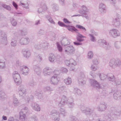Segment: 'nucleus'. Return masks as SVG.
Returning a JSON list of instances; mask_svg holds the SVG:
<instances>
[{
    "label": "nucleus",
    "mask_w": 121,
    "mask_h": 121,
    "mask_svg": "<svg viewBox=\"0 0 121 121\" xmlns=\"http://www.w3.org/2000/svg\"><path fill=\"white\" fill-rule=\"evenodd\" d=\"M85 75L83 72L81 73L78 75L77 78L78 83L79 85L82 86L85 84Z\"/></svg>",
    "instance_id": "nucleus-7"
},
{
    "label": "nucleus",
    "mask_w": 121,
    "mask_h": 121,
    "mask_svg": "<svg viewBox=\"0 0 121 121\" xmlns=\"http://www.w3.org/2000/svg\"><path fill=\"white\" fill-rule=\"evenodd\" d=\"M89 35L90 37V39L91 41L94 42L96 41L95 38L94 36L93 35L91 34H90Z\"/></svg>",
    "instance_id": "nucleus-58"
},
{
    "label": "nucleus",
    "mask_w": 121,
    "mask_h": 121,
    "mask_svg": "<svg viewBox=\"0 0 121 121\" xmlns=\"http://www.w3.org/2000/svg\"><path fill=\"white\" fill-rule=\"evenodd\" d=\"M0 39L2 43L6 45L7 44L6 35L4 32H1L0 33Z\"/></svg>",
    "instance_id": "nucleus-13"
},
{
    "label": "nucleus",
    "mask_w": 121,
    "mask_h": 121,
    "mask_svg": "<svg viewBox=\"0 0 121 121\" xmlns=\"http://www.w3.org/2000/svg\"><path fill=\"white\" fill-rule=\"evenodd\" d=\"M13 79L17 85H19L21 82V80L19 74L16 71H14L12 74Z\"/></svg>",
    "instance_id": "nucleus-4"
},
{
    "label": "nucleus",
    "mask_w": 121,
    "mask_h": 121,
    "mask_svg": "<svg viewBox=\"0 0 121 121\" xmlns=\"http://www.w3.org/2000/svg\"><path fill=\"white\" fill-rule=\"evenodd\" d=\"M52 10L53 12H55L59 10V7L56 4H53L52 5Z\"/></svg>",
    "instance_id": "nucleus-38"
},
{
    "label": "nucleus",
    "mask_w": 121,
    "mask_h": 121,
    "mask_svg": "<svg viewBox=\"0 0 121 121\" xmlns=\"http://www.w3.org/2000/svg\"><path fill=\"white\" fill-rule=\"evenodd\" d=\"M108 79L109 81L112 82L115 79L114 76L113 74H112L111 76H110V77L108 78Z\"/></svg>",
    "instance_id": "nucleus-60"
},
{
    "label": "nucleus",
    "mask_w": 121,
    "mask_h": 121,
    "mask_svg": "<svg viewBox=\"0 0 121 121\" xmlns=\"http://www.w3.org/2000/svg\"><path fill=\"white\" fill-rule=\"evenodd\" d=\"M112 24L116 27H118L120 24L119 19L118 18H116L113 20Z\"/></svg>",
    "instance_id": "nucleus-26"
},
{
    "label": "nucleus",
    "mask_w": 121,
    "mask_h": 121,
    "mask_svg": "<svg viewBox=\"0 0 121 121\" xmlns=\"http://www.w3.org/2000/svg\"><path fill=\"white\" fill-rule=\"evenodd\" d=\"M112 110H110L109 112H108L107 113L104 115L105 117V118L106 119L107 118H109L110 119H112Z\"/></svg>",
    "instance_id": "nucleus-30"
},
{
    "label": "nucleus",
    "mask_w": 121,
    "mask_h": 121,
    "mask_svg": "<svg viewBox=\"0 0 121 121\" xmlns=\"http://www.w3.org/2000/svg\"><path fill=\"white\" fill-rule=\"evenodd\" d=\"M49 61L51 62H55L57 60L56 57L53 54L51 53L49 54L48 57Z\"/></svg>",
    "instance_id": "nucleus-24"
},
{
    "label": "nucleus",
    "mask_w": 121,
    "mask_h": 121,
    "mask_svg": "<svg viewBox=\"0 0 121 121\" xmlns=\"http://www.w3.org/2000/svg\"><path fill=\"white\" fill-rule=\"evenodd\" d=\"M32 108L35 111L39 112L40 110V108L39 105L36 103L33 102L31 105Z\"/></svg>",
    "instance_id": "nucleus-23"
},
{
    "label": "nucleus",
    "mask_w": 121,
    "mask_h": 121,
    "mask_svg": "<svg viewBox=\"0 0 121 121\" xmlns=\"http://www.w3.org/2000/svg\"><path fill=\"white\" fill-rule=\"evenodd\" d=\"M60 80V78L58 76V75L55 74L51 78L50 83L51 84L56 85L59 83Z\"/></svg>",
    "instance_id": "nucleus-8"
},
{
    "label": "nucleus",
    "mask_w": 121,
    "mask_h": 121,
    "mask_svg": "<svg viewBox=\"0 0 121 121\" xmlns=\"http://www.w3.org/2000/svg\"><path fill=\"white\" fill-rule=\"evenodd\" d=\"M41 45V44L40 45H35V48L37 50H39L42 47V46Z\"/></svg>",
    "instance_id": "nucleus-63"
},
{
    "label": "nucleus",
    "mask_w": 121,
    "mask_h": 121,
    "mask_svg": "<svg viewBox=\"0 0 121 121\" xmlns=\"http://www.w3.org/2000/svg\"><path fill=\"white\" fill-rule=\"evenodd\" d=\"M119 115V113L116 112H115L114 109L112 110V118H117Z\"/></svg>",
    "instance_id": "nucleus-33"
},
{
    "label": "nucleus",
    "mask_w": 121,
    "mask_h": 121,
    "mask_svg": "<svg viewBox=\"0 0 121 121\" xmlns=\"http://www.w3.org/2000/svg\"><path fill=\"white\" fill-rule=\"evenodd\" d=\"M41 45L42 46V47L43 48H45L46 47H47L49 46V43L46 42L41 44Z\"/></svg>",
    "instance_id": "nucleus-56"
},
{
    "label": "nucleus",
    "mask_w": 121,
    "mask_h": 121,
    "mask_svg": "<svg viewBox=\"0 0 121 121\" xmlns=\"http://www.w3.org/2000/svg\"><path fill=\"white\" fill-rule=\"evenodd\" d=\"M42 93L43 92L42 91L40 90L36 91L35 94L37 96H41Z\"/></svg>",
    "instance_id": "nucleus-55"
},
{
    "label": "nucleus",
    "mask_w": 121,
    "mask_h": 121,
    "mask_svg": "<svg viewBox=\"0 0 121 121\" xmlns=\"http://www.w3.org/2000/svg\"><path fill=\"white\" fill-rule=\"evenodd\" d=\"M76 27L82 30L83 31L85 32H86V29L84 27L80 25H76Z\"/></svg>",
    "instance_id": "nucleus-47"
},
{
    "label": "nucleus",
    "mask_w": 121,
    "mask_h": 121,
    "mask_svg": "<svg viewBox=\"0 0 121 121\" xmlns=\"http://www.w3.org/2000/svg\"><path fill=\"white\" fill-rule=\"evenodd\" d=\"M3 7L8 10H10L11 9V7L9 5H7L5 4H3L2 5Z\"/></svg>",
    "instance_id": "nucleus-52"
},
{
    "label": "nucleus",
    "mask_w": 121,
    "mask_h": 121,
    "mask_svg": "<svg viewBox=\"0 0 121 121\" xmlns=\"http://www.w3.org/2000/svg\"><path fill=\"white\" fill-rule=\"evenodd\" d=\"M107 104L104 102L100 103L99 104L97 108V110L100 112H103L105 111L107 109Z\"/></svg>",
    "instance_id": "nucleus-12"
},
{
    "label": "nucleus",
    "mask_w": 121,
    "mask_h": 121,
    "mask_svg": "<svg viewBox=\"0 0 121 121\" xmlns=\"http://www.w3.org/2000/svg\"><path fill=\"white\" fill-rule=\"evenodd\" d=\"M46 4L44 3H41L40 5V7L39 8L38 12L39 13H43L47 9Z\"/></svg>",
    "instance_id": "nucleus-18"
},
{
    "label": "nucleus",
    "mask_w": 121,
    "mask_h": 121,
    "mask_svg": "<svg viewBox=\"0 0 121 121\" xmlns=\"http://www.w3.org/2000/svg\"><path fill=\"white\" fill-rule=\"evenodd\" d=\"M109 66L112 69H115L117 67H119L121 66V61L119 59H111L109 63Z\"/></svg>",
    "instance_id": "nucleus-3"
},
{
    "label": "nucleus",
    "mask_w": 121,
    "mask_h": 121,
    "mask_svg": "<svg viewBox=\"0 0 121 121\" xmlns=\"http://www.w3.org/2000/svg\"><path fill=\"white\" fill-rule=\"evenodd\" d=\"M75 33H77L76 39L77 41L79 42H81L83 41L84 39L82 38H85V36H84L80 34L78 32V30Z\"/></svg>",
    "instance_id": "nucleus-25"
},
{
    "label": "nucleus",
    "mask_w": 121,
    "mask_h": 121,
    "mask_svg": "<svg viewBox=\"0 0 121 121\" xmlns=\"http://www.w3.org/2000/svg\"><path fill=\"white\" fill-rule=\"evenodd\" d=\"M64 82L67 85H70L72 82V80L71 78L68 77L67 78L64 80Z\"/></svg>",
    "instance_id": "nucleus-36"
},
{
    "label": "nucleus",
    "mask_w": 121,
    "mask_h": 121,
    "mask_svg": "<svg viewBox=\"0 0 121 121\" xmlns=\"http://www.w3.org/2000/svg\"><path fill=\"white\" fill-rule=\"evenodd\" d=\"M98 75L99 76L101 80H104L107 77V75L102 73H98Z\"/></svg>",
    "instance_id": "nucleus-35"
},
{
    "label": "nucleus",
    "mask_w": 121,
    "mask_h": 121,
    "mask_svg": "<svg viewBox=\"0 0 121 121\" xmlns=\"http://www.w3.org/2000/svg\"><path fill=\"white\" fill-rule=\"evenodd\" d=\"M91 70L93 71H95L97 69V66H95L93 64H92L91 67Z\"/></svg>",
    "instance_id": "nucleus-62"
},
{
    "label": "nucleus",
    "mask_w": 121,
    "mask_h": 121,
    "mask_svg": "<svg viewBox=\"0 0 121 121\" xmlns=\"http://www.w3.org/2000/svg\"><path fill=\"white\" fill-rule=\"evenodd\" d=\"M5 67V62L0 59V69H4Z\"/></svg>",
    "instance_id": "nucleus-37"
},
{
    "label": "nucleus",
    "mask_w": 121,
    "mask_h": 121,
    "mask_svg": "<svg viewBox=\"0 0 121 121\" xmlns=\"http://www.w3.org/2000/svg\"><path fill=\"white\" fill-rule=\"evenodd\" d=\"M114 98L116 100L120 99L121 97V92L119 91H118L115 92L113 95Z\"/></svg>",
    "instance_id": "nucleus-29"
},
{
    "label": "nucleus",
    "mask_w": 121,
    "mask_h": 121,
    "mask_svg": "<svg viewBox=\"0 0 121 121\" xmlns=\"http://www.w3.org/2000/svg\"><path fill=\"white\" fill-rule=\"evenodd\" d=\"M65 64L67 66L70 68V70H73L74 69V66L76 65V62L73 59H71L69 60H66L65 61Z\"/></svg>",
    "instance_id": "nucleus-6"
},
{
    "label": "nucleus",
    "mask_w": 121,
    "mask_h": 121,
    "mask_svg": "<svg viewBox=\"0 0 121 121\" xmlns=\"http://www.w3.org/2000/svg\"><path fill=\"white\" fill-rule=\"evenodd\" d=\"M10 22L12 25L13 26H16L17 24V23L16 20L13 18L11 19Z\"/></svg>",
    "instance_id": "nucleus-44"
},
{
    "label": "nucleus",
    "mask_w": 121,
    "mask_h": 121,
    "mask_svg": "<svg viewBox=\"0 0 121 121\" xmlns=\"http://www.w3.org/2000/svg\"><path fill=\"white\" fill-rule=\"evenodd\" d=\"M44 30L40 29L38 32V34L39 35H43L44 33Z\"/></svg>",
    "instance_id": "nucleus-59"
},
{
    "label": "nucleus",
    "mask_w": 121,
    "mask_h": 121,
    "mask_svg": "<svg viewBox=\"0 0 121 121\" xmlns=\"http://www.w3.org/2000/svg\"><path fill=\"white\" fill-rule=\"evenodd\" d=\"M62 39L60 41L62 45L65 46L70 44V40L69 39L64 37H62Z\"/></svg>",
    "instance_id": "nucleus-22"
},
{
    "label": "nucleus",
    "mask_w": 121,
    "mask_h": 121,
    "mask_svg": "<svg viewBox=\"0 0 121 121\" xmlns=\"http://www.w3.org/2000/svg\"><path fill=\"white\" fill-rule=\"evenodd\" d=\"M67 104L68 107L70 108H73L75 105L73 99H68L66 96L63 95L61 101L58 104L59 106L60 107L64 106Z\"/></svg>",
    "instance_id": "nucleus-1"
},
{
    "label": "nucleus",
    "mask_w": 121,
    "mask_h": 121,
    "mask_svg": "<svg viewBox=\"0 0 121 121\" xmlns=\"http://www.w3.org/2000/svg\"><path fill=\"white\" fill-rule=\"evenodd\" d=\"M82 9L79 10V13L81 14V16L85 17L87 19L89 18L87 13L89 11V9L87 8L85 5H82Z\"/></svg>",
    "instance_id": "nucleus-5"
},
{
    "label": "nucleus",
    "mask_w": 121,
    "mask_h": 121,
    "mask_svg": "<svg viewBox=\"0 0 121 121\" xmlns=\"http://www.w3.org/2000/svg\"><path fill=\"white\" fill-rule=\"evenodd\" d=\"M58 24L61 27H66L67 26V25H65L64 23L60 21L58 22Z\"/></svg>",
    "instance_id": "nucleus-53"
},
{
    "label": "nucleus",
    "mask_w": 121,
    "mask_h": 121,
    "mask_svg": "<svg viewBox=\"0 0 121 121\" xmlns=\"http://www.w3.org/2000/svg\"><path fill=\"white\" fill-rule=\"evenodd\" d=\"M22 53L24 56L26 58H28L30 56V51L23 49L22 50Z\"/></svg>",
    "instance_id": "nucleus-28"
},
{
    "label": "nucleus",
    "mask_w": 121,
    "mask_h": 121,
    "mask_svg": "<svg viewBox=\"0 0 121 121\" xmlns=\"http://www.w3.org/2000/svg\"><path fill=\"white\" fill-rule=\"evenodd\" d=\"M26 91L25 87L23 85H21L19 88L18 92L20 95L24 96L26 94Z\"/></svg>",
    "instance_id": "nucleus-14"
},
{
    "label": "nucleus",
    "mask_w": 121,
    "mask_h": 121,
    "mask_svg": "<svg viewBox=\"0 0 121 121\" xmlns=\"http://www.w3.org/2000/svg\"><path fill=\"white\" fill-rule=\"evenodd\" d=\"M93 56V52L91 51H90L89 52L88 55V58H91Z\"/></svg>",
    "instance_id": "nucleus-61"
},
{
    "label": "nucleus",
    "mask_w": 121,
    "mask_h": 121,
    "mask_svg": "<svg viewBox=\"0 0 121 121\" xmlns=\"http://www.w3.org/2000/svg\"><path fill=\"white\" fill-rule=\"evenodd\" d=\"M90 82L91 86L96 89L102 88L103 87L101 85L96 81L95 79H90Z\"/></svg>",
    "instance_id": "nucleus-9"
},
{
    "label": "nucleus",
    "mask_w": 121,
    "mask_h": 121,
    "mask_svg": "<svg viewBox=\"0 0 121 121\" xmlns=\"http://www.w3.org/2000/svg\"><path fill=\"white\" fill-rule=\"evenodd\" d=\"M44 90L45 92H51V91H53V89L50 86H47L44 88Z\"/></svg>",
    "instance_id": "nucleus-42"
},
{
    "label": "nucleus",
    "mask_w": 121,
    "mask_h": 121,
    "mask_svg": "<svg viewBox=\"0 0 121 121\" xmlns=\"http://www.w3.org/2000/svg\"><path fill=\"white\" fill-rule=\"evenodd\" d=\"M46 17L51 23L53 24H55L54 22L53 21L51 16L49 15H47L46 16Z\"/></svg>",
    "instance_id": "nucleus-43"
},
{
    "label": "nucleus",
    "mask_w": 121,
    "mask_h": 121,
    "mask_svg": "<svg viewBox=\"0 0 121 121\" xmlns=\"http://www.w3.org/2000/svg\"><path fill=\"white\" fill-rule=\"evenodd\" d=\"M43 73L44 76H47L52 74V70L51 68L46 67L43 70Z\"/></svg>",
    "instance_id": "nucleus-15"
},
{
    "label": "nucleus",
    "mask_w": 121,
    "mask_h": 121,
    "mask_svg": "<svg viewBox=\"0 0 121 121\" xmlns=\"http://www.w3.org/2000/svg\"><path fill=\"white\" fill-rule=\"evenodd\" d=\"M6 95L5 93L3 91H0V100H3L5 98Z\"/></svg>",
    "instance_id": "nucleus-39"
},
{
    "label": "nucleus",
    "mask_w": 121,
    "mask_h": 121,
    "mask_svg": "<svg viewBox=\"0 0 121 121\" xmlns=\"http://www.w3.org/2000/svg\"><path fill=\"white\" fill-rule=\"evenodd\" d=\"M80 108L83 113H85L87 115L90 116V117H92L93 118L92 120L94 119L96 115L94 108H86L84 105L82 106Z\"/></svg>",
    "instance_id": "nucleus-2"
},
{
    "label": "nucleus",
    "mask_w": 121,
    "mask_h": 121,
    "mask_svg": "<svg viewBox=\"0 0 121 121\" xmlns=\"http://www.w3.org/2000/svg\"><path fill=\"white\" fill-rule=\"evenodd\" d=\"M59 89L63 93L65 94H67V88L65 86H62L59 87Z\"/></svg>",
    "instance_id": "nucleus-34"
},
{
    "label": "nucleus",
    "mask_w": 121,
    "mask_h": 121,
    "mask_svg": "<svg viewBox=\"0 0 121 121\" xmlns=\"http://www.w3.org/2000/svg\"><path fill=\"white\" fill-rule=\"evenodd\" d=\"M106 7L105 4L103 3L99 4V10L102 13H105L106 12Z\"/></svg>",
    "instance_id": "nucleus-21"
},
{
    "label": "nucleus",
    "mask_w": 121,
    "mask_h": 121,
    "mask_svg": "<svg viewBox=\"0 0 121 121\" xmlns=\"http://www.w3.org/2000/svg\"><path fill=\"white\" fill-rule=\"evenodd\" d=\"M20 5H22L23 7H25L26 9L29 8L28 7V5L27 3L25 4L24 3H22V1H21L20 2Z\"/></svg>",
    "instance_id": "nucleus-54"
},
{
    "label": "nucleus",
    "mask_w": 121,
    "mask_h": 121,
    "mask_svg": "<svg viewBox=\"0 0 121 121\" xmlns=\"http://www.w3.org/2000/svg\"><path fill=\"white\" fill-rule=\"evenodd\" d=\"M75 49L72 46H67L65 48V51L67 53L70 54H73L74 53Z\"/></svg>",
    "instance_id": "nucleus-20"
},
{
    "label": "nucleus",
    "mask_w": 121,
    "mask_h": 121,
    "mask_svg": "<svg viewBox=\"0 0 121 121\" xmlns=\"http://www.w3.org/2000/svg\"><path fill=\"white\" fill-rule=\"evenodd\" d=\"M73 92L75 94H77L78 95H80L81 93V91L77 88H74Z\"/></svg>",
    "instance_id": "nucleus-51"
},
{
    "label": "nucleus",
    "mask_w": 121,
    "mask_h": 121,
    "mask_svg": "<svg viewBox=\"0 0 121 121\" xmlns=\"http://www.w3.org/2000/svg\"><path fill=\"white\" fill-rule=\"evenodd\" d=\"M19 119L22 121H24L26 119V115L23 112L21 111L19 113Z\"/></svg>",
    "instance_id": "nucleus-31"
},
{
    "label": "nucleus",
    "mask_w": 121,
    "mask_h": 121,
    "mask_svg": "<svg viewBox=\"0 0 121 121\" xmlns=\"http://www.w3.org/2000/svg\"><path fill=\"white\" fill-rule=\"evenodd\" d=\"M28 121H38V120L36 117H30L29 118Z\"/></svg>",
    "instance_id": "nucleus-57"
},
{
    "label": "nucleus",
    "mask_w": 121,
    "mask_h": 121,
    "mask_svg": "<svg viewBox=\"0 0 121 121\" xmlns=\"http://www.w3.org/2000/svg\"><path fill=\"white\" fill-rule=\"evenodd\" d=\"M30 39L28 37L22 38L19 40V43L21 45H26L30 42Z\"/></svg>",
    "instance_id": "nucleus-19"
},
{
    "label": "nucleus",
    "mask_w": 121,
    "mask_h": 121,
    "mask_svg": "<svg viewBox=\"0 0 121 121\" xmlns=\"http://www.w3.org/2000/svg\"><path fill=\"white\" fill-rule=\"evenodd\" d=\"M109 34L111 36L114 38H116L120 35L119 31L116 29H113L110 30L109 31Z\"/></svg>",
    "instance_id": "nucleus-11"
},
{
    "label": "nucleus",
    "mask_w": 121,
    "mask_h": 121,
    "mask_svg": "<svg viewBox=\"0 0 121 121\" xmlns=\"http://www.w3.org/2000/svg\"><path fill=\"white\" fill-rule=\"evenodd\" d=\"M114 45L115 47L117 49H119L120 48V43L118 41L115 42Z\"/></svg>",
    "instance_id": "nucleus-49"
},
{
    "label": "nucleus",
    "mask_w": 121,
    "mask_h": 121,
    "mask_svg": "<svg viewBox=\"0 0 121 121\" xmlns=\"http://www.w3.org/2000/svg\"><path fill=\"white\" fill-rule=\"evenodd\" d=\"M28 84L30 86L33 87L36 85V83L34 80H32L29 82Z\"/></svg>",
    "instance_id": "nucleus-41"
},
{
    "label": "nucleus",
    "mask_w": 121,
    "mask_h": 121,
    "mask_svg": "<svg viewBox=\"0 0 121 121\" xmlns=\"http://www.w3.org/2000/svg\"><path fill=\"white\" fill-rule=\"evenodd\" d=\"M13 101V104L14 106H17L18 105L19 102L17 98H14Z\"/></svg>",
    "instance_id": "nucleus-50"
},
{
    "label": "nucleus",
    "mask_w": 121,
    "mask_h": 121,
    "mask_svg": "<svg viewBox=\"0 0 121 121\" xmlns=\"http://www.w3.org/2000/svg\"><path fill=\"white\" fill-rule=\"evenodd\" d=\"M91 33L92 34V35H98V33L95 32L94 30L93 29H91L90 30Z\"/></svg>",
    "instance_id": "nucleus-64"
},
{
    "label": "nucleus",
    "mask_w": 121,
    "mask_h": 121,
    "mask_svg": "<svg viewBox=\"0 0 121 121\" xmlns=\"http://www.w3.org/2000/svg\"><path fill=\"white\" fill-rule=\"evenodd\" d=\"M33 68L35 72L38 75H39L41 72V69L37 65H34Z\"/></svg>",
    "instance_id": "nucleus-27"
},
{
    "label": "nucleus",
    "mask_w": 121,
    "mask_h": 121,
    "mask_svg": "<svg viewBox=\"0 0 121 121\" xmlns=\"http://www.w3.org/2000/svg\"><path fill=\"white\" fill-rule=\"evenodd\" d=\"M99 42H100V45L106 49H109L110 48V45L105 40L101 39L99 41Z\"/></svg>",
    "instance_id": "nucleus-17"
},
{
    "label": "nucleus",
    "mask_w": 121,
    "mask_h": 121,
    "mask_svg": "<svg viewBox=\"0 0 121 121\" xmlns=\"http://www.w3.org/2000/svg\"><path fill=\"white\" fill-rule=\"evenodd\" d=\"M66 27H67V29L69 30L72 32H73V31L76 32L78 30L73 26L67 25V26Z\"/></svg>",
    "instance_id": "nucleus-32"
},
{
    "label": "nucleus",
    "mask_w": 121,
    "mask_h": 121,
    "mask_svg": "<svg viewBox=\"0 0 121 121\" xmlns=\"http://www.w3.org/2000/svg\"><path fill=\"white\" fill-rule=\"evenodd\" d=\"M76 27L82 30L83 31L85 32H86V29L84 27L80 25H76Z\"/></svg>",
    "instance_id": "nucleus-46"
},
{
    "label": "nucleus",
    "mask_w": 121,
    "mask_h": 121,
    "mask_svg": "<svg viewBox=\"0 0 121 121\" xmlns=\"http://www.w3.org/2000/svg\"><path fill=\"white\" fill-rule=\"evenodd\" d=\"M17 43V40L15 39H13L11 40V45L12 47L16 46Z\"/></svg>",
    "instance_id": "nucleus-40"
},
{
    "label": "nucleus",
    "mask_w": 121,
    "mask_h": 121,
    "mask_svg": "<svg viewBox=\"0 0 121 121\" xmlns=\"http://www.w3.org/2000/svg\"><path fill=\"white\" fill-rule=\"evenodd\" d=\"M34 98L33 96L32 95H31L30 97L29 96H26L25 98V101H26V102L28 103L29 101L31 99H33Z\"/></svg>",
    "instance_id": "nucleus-48"
},
{
    "label": "nucleus",
    "mask_w": 121,
    "mask_h": 121,
    "mask_svg": "<svg viewBox=\"0 0 121 121\" xmlns=\"http://www.w3.org/2000/svg\"><path fill=\"white\" fill-rule=\"evenodd\" d=\"M20 73L24 75H27L28 73L29 69L26 66L23 65L20 67Z\"/></svg>",
    "instance_id": "nucleus-16"
},
{
    "label": "nucleus",
    "mask_w": 121,
    "mask_h": 121,
    "mask_svg": "<svg viewBox=\"0 0 121 121\" xmlns=\"http://www.w3.org/2000/svg\"><path fill=\"white\" fill-rule=\"evenodd\" d=\"M56 44L58 50L60 52H62L63 51V48L57 42L56 43Z\"/></svg>",
    "instance_id": "nucleus-45"
},
{
    "label": "nucleus",
    "mask_w": 121,
    "mask_h": 121,
    "mask_svg": "<svg viewBox=\"0 0 121 121\" xmlns=\"http://www.w3.org/2000/svg\"><path fill=\"white\" fill-rule=\"evenodd\" d=\"M50 115L51 116L53 120L55 121H59L60 119V114L59 112L55 110H52L50 112Z\"/></svg>",
    "instance_id": "nucleus-10"
}]
</instances>
